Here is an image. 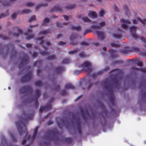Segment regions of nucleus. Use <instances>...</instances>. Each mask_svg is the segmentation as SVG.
Here are the masks:
<instances>
[{"label": "nucleus", "mask_w": 146, "mask_h": 146, "mask_svg": "<svg viewBox=\"0 0 146 146\" xmlns=\"http://www.w3.org/2000/svg\"><path fill=\"white\" fill-rule=\"evenodd\" d=\"M78 28H79V29H78V30H80V27H79Z\"/></svg>", "instance_id": "22"}, {"label": "nucleus", "mask_w": 146, "mask_h": 146, "mask_svg": "<svg viewBox=\"0 0 146 146\" xmlns=\"http://www.w3.org/2000/svg\"><path fill=\"white\" fill-rule=\"evenodd\" d=\"M104 13V10H101L100 12V16L103 17Z\"/></svg>", "instance_id": "5"}, {"label": "nucleus", "mask_w": 146, "mask_h": 146, "mask_svg": "<svg viewBox=\"0 0 146 146\" xmlns=\"http://www.w3.org/2000/svg\"><path fill=\"white\" fill-rule=\"evenodd\" d=\"M37 128H36L35 129V133H36L37 131Z\"/></svg>", "instance_id": "18"}, {"label": "nucleus", "mask_w": 146, "mask_h": 146, "mask_svg": "<svg viewBox=\"0 0 146 146\" xmlns=\"http://www.w3.org/2000/svg\"><path fill=\"white\" fill-rule=\"evenodd\" d=\"M44 21L45 23L48 22L49 21V19L48 18H46L44 20Z\"/></svg>", "instance_id": "10"}, {"label": "nucleus", "mask_w": 146, "mask_h": 146, "mask_svg": "<svg viewBox=\"0 0 146 146\" xmlns=\"http://www.w3.org/2000/svg\"><path fill=\"white\" fill-rule=\"evenodd\" d=\"M27 46H28V47H31V44H27Z\"/></svg>", "instance_id": "17"}, {"label": "nucleus", "mask_w": 146, "mask_h": 146, "mask_svg": "<svg viewBox=\"0 0 146 146\" xmlns=\"http://www.w3.org/2000/svg\"><path fill=\"white\" fill-rule=\"evenodd\" d=\"M122 21H123L124 23L123 24H122V27L124 28H126L127 27V24H129V22L127 21L124 20V19H122L121 20Z\"/></svg>", "instance_id": "2"}, {"label": "nucleus", "mask_w": 146, "mask_h": 146, "mask_svg": "<svg viewBox=\"0 0 146 146\" xmlns=\"http://www.w3.org/2000/svg\"><path fill=\"white\" fill-rule=\"evenodd\" d=\"M93 27L94 28H99V27L98 26L94 25L93 26Z\"/></svg>", "instance_id": "14"}, {"label": "nucleus", "mask_w": 146, "mask_h": 146, "mask_svg": "<svg viewBox=\"0 0 146 146\" xmlns=\"http://www.w3.org/2000/svg\"><path fill=\"white\" fill-rule=\"evenodd\" d=\"M84 65L85 67H88L90 65V63L88 62H86L84 63Z\"/></svg>", "instance_id": "4"}, {"label": "nucleus", "mask_w": 146, "mask_h": 146, "mask_svg": "<svg viewBox=\"0 0 146 146\" xmlns=\"http://www.w3.org/2000/svg\"><path fill=\"white\" fill-rule=\"evenodd\" d=\"M130 29H131V30L132 31H134L136 29V28L134 26H133L131 27Z\"/></svg>", "instance_id": "8"}, {"label": "nucleus", "mask_w": 146, "mask_h": 146, "mask_svg": "<svg viewBox=\"0 0 146 146\" xmlns=\"http://www.w3.org/2000/svg\"><path fill=\"white\" fill-rule=\"evenodd\" d=\"M83 20L85 22H89L90 20L87 17H85L83 18Z\"/></svg>", "instance_id": "7"}, {"label": "nucleus", "mask_w": 146, "mask_h": 146, "mask_svg": "<svg viewBox=\"0 0 146 146\" xmlns=\"http://www.w3.org/2000/svg\"><path fill=\"white\" fill-rule=\"evenodd\" d=\"M24 142H25V141H23V143H24Z\"/></svg>", "instance_id": "24"}, {"label": "nucleus", "mask_w": 146, "mask_h": 146, "mask_svg": "<svg viewBox=\"0 0 146 146\" xmlns=\"http://www.w3.org/2000/svg\"><path fill=\"white\" fill-rule=\"evenodd\" d=\"M68 88H71L72 86L70 84H68Z\"/></svg>", "instance_id": "16"}, {"label": "nucleus", "mask_w": 146, "mask_h": 146, "mask_svg": "<svg viewBox=\"0 0 146 146\" xmlns=\"http://www.w3.org/2000/svg\"><path fill=\"white\" fill-rule=\"evenodd\" d=\"M97 34L101 40H102L104 38V35L103 33L102 32L98 31L97 32Z\"/></svg>", "instance_id": "1"}, {"label": "nucleus", "mask_w": 146, "mask_h": 146, "mask_svg": "<svg viewBox=\"0 0 146 146\" xmlns=\"http://www.w3.org/2000/svg\"><path fill=\"white\" fill-rule=\"evenodd\" d=\"M46 33L45 31H44L43 33V34H45Z\"/></svg>", "instance_id": "19"}, {"label": "nucleus", "mask_w": 146, "mask_h": 146, "mask_svg": "<svg viewBox=\"0 0 146 146\" xmlns=\"http://www.w3.org/2000/svg\"><path fill=\"white\" fill-rule=\"evenodd\" d=\"M105 23L104 22H102L100 23V25L101 26H103L105 25Z\"/></svg>", "instance_id": "9"}, {"label": "nucleus", "mask_w": 146, "mask_h": 146, "mask_svg": "<svg viewBox=\"0 0 146 146\" xmlns=\"http://www.w3.org/2000/svg\"><path fill=\"white\" fill-rule=\"evenodd\" d=\"M50 44V43L49 42H48V45H49V44Z\"/></svg>", "instance_id": "21"}, {"label": "nucleus", "mask_w": 146, "mask_h": 146, "mask_svg": "<svg viewBox=\"0 0 146 146\" xmlns=\"http://www.w3.org/2000/svg\"><path fill=\"white\" fill-rule=\"evenodd\" d=\"M103 49L104 50H105L106 49V48L105 47H104L103 48Z\"/></svg>", "instance_id": "20"}, {"label": "nucleus", "mask_w": 146, "mask_h": 146, "mask_svg": "<svg viewBox=\"0 0 146 146\" xmlns=\"http://www.w3.org/2000/svg\"><path fill=\"white\" fill-rule=\"evenodd\" d=\"M133 23L135 24H136L137 23V21L135 20H134L133 21Z\"/></svg>", "instance_id": "13"}, {"label": "nucleus", "mask_w": 146, "mask_h": 146, "mask_svg": "<svg viewBox=\"0 0 146 146\" xmlns=\"http://www.w3.org/2000/svg\"><path fill=\"white\" fill-rule=\"evenodd\" d=\"M64 19L66 20H67L68 19V17L66 15H64Z\"/></svg>", "instance_id": "11"}, {"label": "nucleus", "mask_w": 146, "mask_h": 146, "mask_svg": "<svg viewBox=\"0 0 146 146\" xmlns=\"http://www.w3.org/2000/svg\"><path fill=\"white\" fill-rule=\"evenodd\" d=\"M16 16V14H14L12 15V17L13 18H14Z\"/></svg>", "instance_id": "15"}, {"label": "nucleus", "mask_w": 146, "mask_h": 146, "mask_svg": "<svg viewBox=\"0 0 146 146\" xmlns=\"http://www.w3.org/2000/svg\"><path fill=\"white\" fill-rule=\"evenodd\" d=\"M89 15L91 17L94 18L96 17L97 14L94 11H92L89 12Z\"/></svg>", "instance_id": "3"}, {"label": "nucleus", "mask_w": 146, "mask_h": 146, "mask_svg": "<svg viewBox=\"0 0 146 146\" xmlns=\"http://www.w3.org/2000/svg\"><path fill=\"white\" fill-rule=\"evenodd\" d=\"M138 19L143 23H145L146 22V20L145 19L142 20L140 18H139Z\"/></svg>", "instance_id": "6"}, {"label": "nucleus", "mask_w": 146, "mask_h": 146, "mask_svg": "<svg viewBox=\"0 0 146 146\" xmlns=\"http://www.w3.org/2000/svg\"><path fill=\"white\" fill-rule=\"evenodd\" d=\"M62 43H63V42H60V44H62Z\"/></svg>", "instance_id": "23"}, {"label": "nucleus", "mask_w": 146, "mask_h": 146, "mask_svg": "<svg viewBox=\"0 0 146 146\" xmlns=\"http://www.w3.org/2000/svg\"><path fill=\"white\" fill-rule=\"evenodd\" d=\"M25 12L27 13H29L31 12V11L29 9H26L25 10Z\"/></svg>", "instance_id": "12"}]
</instances>
